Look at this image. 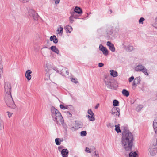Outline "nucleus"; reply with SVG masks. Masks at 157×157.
<instances>
[{
  "mask_svg": "<svg viewBox=\"0 0 157 157\" xmlns=\"http://www.w3.org/2000/svg\"><path fill=\"white\" fill-rule=\"evenodd\" d=\"M122 133V143L126 151H130L132 150L133 138L132 134L126 127L124 126Z\"/></svg>",
  "mask_w": 157,
  "mask_h": 157,
  "instance_id": "1",
  "label": "nucleus"
},
{
  "mask_svg": "<svg viewBox=\"0 0 157 157\" xmlns=\"http://www.w3.org/2000/svg\"><path fill=\"white\" fill-rule=\"evenodd\" d=\"M51 115L53 118V120L57 124H58L59 121L61 123L63 121V118L61 113L59 112L58 110L52 106L51 108Z\"/></svg>",
  "mask_w": 157,
  "mask_h": 157,
  "instance_id": "2",
  "label": "nucleus"
},
{
  "mask_svg": "<svg viewBox=\"0 0 157 157\" xmlns=\"http://www.w3.org/2000/svg\"><path fill=\"white\" fill-rule=\"evenodd\" d=\"M104 82L107 87L111 89H115L116 87L115 85V81L111 77L105 75Z\"/></svg>",
  "mask_w": 157,
  "mask_h": 157,
  "instance_id": "3",
  "label": "nucleus"
},
{
  "mask_svg": "<svg viewBox=\"0 0 157 157\" xmlns=\"http://www.w3.org/2000/svg\"><path fill=\"white\" fill-rule=\"evenodd\" d=\"M4 99L6 104L9 107L13 109L16 108V106L11 94H5Z\"/></svg>",
  "mask_w": 157,
  "mask_h": 157,
  "instance_id": "4",
  "label": "nucleus"
},
{
  "mask_svg": "<svg viewBox=\"0 0 157 157\" xmlns=\"http://www.w3.org/2000/svg\"><path fill=\"white\" fill-rule=\"evenodd\" d=\"M64 147L61 145L59 146L58 149L61 152L62 157H68L69 154V151L67 149H64Z\"/></svg>",
  "mask_w": 157,
  "mask_h": 157,
  "instance_id": "5",
  "label": "nucleus"
},
{
  "mask_svg": "<svg viewBox=\"0 0 157 157\" xmlns=\"http://www.w3.org/2000/svg\"><path fill=\"white\" fill-rule=\"evenodd\" d=\"M29 15L31 18H32L35 20H37L39 18V15L33 9H30L28 11Z\"/></svg>",
  "mask_w": 157,
  "mask_h": 157,
  "instance_id": "6",
  "label": "nucleus"
},
{
  "mask_svg": "<svg viewBox=\"0 0 157 157\" xmlns=\"http://www.w3.org/2000/svg\"><path fill=\"white\" fill-rule=\"evenodd\" d=\"M4 90L6 94H11V84L10 82H5L4 85Z\"/></svg>",
  "mask_w": 157,
  "mask_h": 157,
  "instance_id": "7",
  "label": "nucleus"
},
{
  "mask_svg": "<svg viewBox=\"0 0 157 157\" xmlns=\"http://www.w3.org/2000/svg\"><path fill=\"white\" fill-rule=\"evenodd\" d=\"M120 109L119 108L114 107L112 108L111 110V113L114 115L117 116L118 117H119Z\"/></svg>",
  "mask_w": 157,
  "mask_h": 157,
  "instance_id": "8",
  "label": "nucleus"
},
{
  "mask_svg": "<svg viewBox=\"0 0 157 157\" xmlns=\"http://www.w3.org/2000/svg\"><path fill=\"white\" fill-rule=\"evenodd\" d=\"M149 151L151 155L154 156L157 153V148L153 145L149 148Z\"/></svg>",
  "mask_w": 157,
  "mask_h": 157,
  "instance_id": "9",
  "label": "nucleus"
},
{
  "mask_svg": "<svg viewBox=\"0 0 157 157\" xmlns=\"http://www.w3.org/2000/svg\"><path fill=\"white\" fill-rule=\"evenodd\" d=\"M75 126L71 127V128L72 130H76L79 128H82L83 126V124L81 122L77 123L76 121H75Z\"/></svg>",
  "mask_w": 157,
  "mask_h": 157,
  "instance_id": "10",
  "label": "nucleus"
},
{
  "mask_svg": "<svg viewBox=\"0 0 157 157\" xmlns=\"http://www.w3.org/2000/svg\"><path fill=\"white\" fill-rule=\"evenodd\" d=\"M99 49L100 50L102 51L103 54L107 56L108 54L109 51L102 44L100 45Z\"/></svg>",
  "mask_w": 157,
  "mask_h": 157,
  "instance_id": "11",
  "label": "nucleus"
},
{
  "mask_svg": "<svg viewBox=\"0 0 157 157\" xmlns=\"http://www.w3.org/2000/svg\"><path fill=\"white\" fill-rule=\"evenodd\" d=\"M141 82V80L140 77H138L136 78L133 82L132 84V88H133L134 86L135 88L137 86V84H140Z\"/></svg>",
  "mask_w": 157,
  "mask_h": 157,
  "instance_id": "12",
  "label": "nucleus"
},
{
  "mask_svg": "<svg viewBox=\"0 0 157 157\" xmlns=\"http://www.w3.org/2000/svg\"><path fill=\"white\" fill-rule=\"evenodd\" d=\"M113 27L109 28L107 30V35L108 38H112L113 37Z\"/></svg>",
  "mask_w": 157,
  "mask_h": 157,
  "instance_id": "13",
  "label": "nucleus"
},
{
  "mask_svg": "<svg viewBox=\"0 0 157 157\" xmlns=\"http://www.w3.org/2000/svg\"><path fill=\"white\" fill-rule=\"evenodd\" d=\"M124 49L126 51L128 52H131L134 49V48L132 46L129 45L128 46H126L124 45V43L122 44Z\"/></svg>",
  "mask_w": 157,
  "mask_h": 157,
  "instance_id": "14",
  "label": "nucleus"
},
{
  "mask_svg": "<svg viewBox=\"0 0 157 157\" xmlns=\"http://www.w3.org/2000/svg\"><path fill=\"white\" fill-rule=\"evenodd\" d=\"M107 45L109 47V48L110 50L112 52H114L115 51V48L114 45L112 44L110 41H108L107 42Z\"/></svg>",
  "mask_w": 157,
  "mask_h": 157,
  "instance_id": "15",
  "label": "nucleus"
},
{
  "mask_svg": "<svg viewBox=\"0 0 157 157\" xmlns=\"http://www.w3.org/2000/svg\"><path fill=\"white\" fill-rule=\"evenodd\" d=\"M153 127L155 134H157V116L154 119L153 123Z\"/></svg>",
  "mask_w": 157,
  "mask_h": 157,
  "instance_id": "16",
  "label": "nucleus"
},
{
  "mask_svg": "<svg viewBox=\"0 0 157 157\" xmlns=\"http://www.w3.org/2000/svg\"><path fill=\"white\" fill-rule=\"evenodd\" d=\"M32 73V71L30 70H27L25 72V75L28 80H30L31 78V76L30 74Z\"/></svg>",
  "mask_w": 157,
  "mask_h": 157,
  "instance_id": "17",
  "label": "nucleus"
},
{
  "mask_svg": "<svg viewBox=\"0 0 157 157\" xmlns=\"http://www.w3.org/2000/svg\"><path fill=\"white\" fill-rule=\"evenodd\" d=\"M73 12H75V13L80 14L82 13V9L80 7L78 6H76Z\"/></svg>",
  "mask_w": 157,
  "mask_h": 157,
  "instance_id": "18",
  "label": "nucleus"
},
{
  "mask_svg": "<svg viewBox=\"0 0 157 157\" xmlns=\"http://www.w3.org/2000/svg\"><path fill=\"white\" fill-rule=\"evenodd\" d=\"M49 49H51V50L52 51L56 53L57 54H58L59 53V50L55 46H51L50 48Z\"/></svg>",
  "mask_w": 157,
  "mask_h": 157,
  "instance_id": "19",
  "label": "nucleus"
},
{
  "mask_svg": "<svg viewBox=\"0 0 157 157\" xmlns=\"http://www.w3.org/2000/svg\"><path fill=\"white\" fill-rule=\"evenodd\" d=\"M144 66L142 65H137L135 68V71L137 72H140L143 70V68L144 67Z\"/></svg>",
  "mask_w": 157,
  "mask_h": 157,
  "instance_id": "20",
  "label": "nucleus"
},
{
  "mask_svg": "<svg viewBox=\"0 0 157 157\" xmlns=\"http://www.w3.org/2000/svg\"><path fill=\"white\" fill-rule=\"evenodd\" d=\"M63 138H56L55 139V142L56 144L57 145H60L61 142L63 141Z\"/></svg>",
  "mask_w": 157,
  "mask_h": 157,
  "instance_id": "21",
  "label": "nucleus"
},
{
  "mask_svg": "<svg viewBox=\"0 0 157 157\" xmlns=\"http://www.w3.org/2000/svg\"><path fill=\"white\" fill-rule=\"evenodd\" d=\"M64 29L67 32L70 33L72 31L73 29L71 26L67 25L64 27Z\"/></svg>",
  "mask_w": 157,
  "mask_h": 157,
  "instance_id": "22",
  "label": "nucleus"
},
{
  "mask_svg": "<svg viewBox=\"0 0 157 157\" xmlns=\"http://www.w3.org/2000/svg\"><path fill=\"white\" fill-rule=\"evenodd\" d=\"M122 93L124 96L126 97H128L129 95V92L125 89H123Z\"/></svg>",
  "mask_w": 157,
  "mask_h": 157,
  "instance_id": "23",
  "label": "nucleus"
},
{
  "mask_svg": "<svg viewBox=\"0 0 157 157\" xmlns=\"http://www.w3.org/2000/svg\"><path fill=\"white\" fill-rule=\"evenodd\" d=\"M110 72L111 75L113 77H116L118 75L117 72L113 70H111Z\"/></svg>",
  "mask_w": 157,
  "mask_h": 157,
  "instance_id": "24",
  "label": "nucleus"
},
{
  "mask_svg": "<svg viewBox=\"0 0 157 157\" xmlns=\"http://www.w3.org/2000/svg\"><path fill=\"white\" fill-rule=\"evenodd\" d=\"M129 157H137L138 156V154L136 151H131L129 154Z\"/></svg>",
  "mask_w": 157,
  "mask_h": 157,
  "instance_id": "25",
  "label": "nucleus"
},
{
  "mask_svg": "<svg viewBox=\"0 0 157 157\" xmlns=\"http://www.w3.org/2000/svg\"><path fill=\"white\" fill-rule=\"evenodd\" d=\"M60 28H59L57 29V31L58 34L60 35H62L63 32V27H61V25H60Z\"/></svg>",
  "mask_w": 157,
  "mask_h": 157,
  "instance_id": "26",
  "label": "nucleus"
},
{
  "mask_svg": "<svg viewBox=\"0 0 157 157\" xmlns=\"http://www.w3.org/2000/svg\"><path fill=\"white\" fill-rule=\"evenodd\" d=\"M2 61V57L0 55V78L1 77V74L2 73V65H1V63Z\"/></svg>",
  "mask_w": 157,
  "mask_h": 157,
  "instance_id": "27",
  "label": "nucleus"
},
{
  "mask_svg": "<svg viewBox=\"0 0 157 157\" xmlns=\"http://www.w3.org/2000/svg\"><path fill=\"white\" fill-rule=\"evenodd\" d=\"M147 71L148 70L144 67L143 68V70H142L141 71L144 73L145 75L148 76L149 74L147 72Z\"/></svg>",
  "mask_w": 157,
  "mask_h": 157,
  "instance_id": "28",
  "label": "nucleus"
},
{
  "mask_svg": "<svg viewBox=\"0 0 157 157\" xmlns=\"http://www.w3.org/2000/svg\"><path fill=\"white\" fill-rule=\"evenodd\" d=\"M119 102L117 100L115 99L113 101V105L114 107L118 106L119 105Z\"/></svg>",
  "mask_w": 157,
  "mask_h": 157,
  "instance_id": "29",
  "label": "nucleus"
},
{
  "mask_svg": "<svg viewBox=\"0 0 157 157\" xmlns=\"http://www.w3.org/2000/svg\"><path fill=\"white\" fill-rule=\"evenodd\" d=\"M4 128V123L0 118V130H2Z\"/></svg>",
  "mask_w": 157,
  "mask_h": 157,
  "instance_id": "30",
  "label": "nucleus"
},
{
  "mask_svg": "<svg viewBox=\"0 0 157 157\" xmlns=\"http://www.w3.org/2000/svg\"><path fill=\"white\" fill-rule=\"evenodd\" d=\"M115 130L116 131L117 133H121V131L120 129V127H117L115 126Z\"/></svg>",
  "mask_w": 157,
  "mask_h": 157,
  "instance_id": "31",
  "label": "nucleus"
},
{
  "mask_svg": "<svg viewBox=\"0 0 157 157\" xmlns=\"http://www.w3.org/2000/svg\"><path fill=\"white\" fill-rule=\"evenodd\" d=\"M80 135L82 136H84L86 135L87 132L86 131H82L80 132Z\"/></svg>",
  "mask_w": 157,
  "mask_h": 157,
  "instance_id": "32",
  "label": "nucleus"
},
{
  "mask_svg": "<svg viewBox=\"0 0 157 157\" xmlns=\"http://www.w3.org/2000/svg\"><path fill=\"white\" fill-rule=\"evenodd\" d=\"M65 106V108H66L65 109H70L71 110H73L74 109L73 107L71 105H66Z\"/></svg>",
  "mask_w": 157,
  "mask_h": 157,
  "instance_id": "33",
  "label": "nucleus"
},
{
  "mask_svg": "<svg viewBox=\"0 0 157 157\" xmlns=\"http://www.w3.org/2000/svg\"><path fill=\"white\" fill-rule=\"evenodd\" d=\"M71 14L73 16L74 18L77 19L78 18V16L76 14V13L75 12H72L71 13Z\"/></svg>",
  "mask_w": 157,
  "mask_h": 157,
  "instance_id": "34",
  "label": "nucleus"
},
{
  "mask_svg": "<svg viewBox=\"0 0 157 157\" xmlns=\"http://www.w3.org/2000/svg\"><path fill=\"white\" fill-rule=\"evenodd\" d=\"M145 20V19L143 17H141L139 20V24H143V21Z\"/></svg>",
  "mask_w": 157,
  "mask_h": 157,
  "instance_id": "35",
  "label": "nucleus"
},
{
  "mask_svg": "<svg viewBox=\"0 0 157 157\" xmlns=\"http://www.w3.org/2000/svg\"><path fill=\"white\" fill-rule=\"evenodd\" d=\"M52 69L55 71H56V72L58 73L59 74H61V72L60 71L58 70V68L56 67H53L52 68Z\"/></svg>",
  "mask_w": 157,
  "mask_h": 157,
  "instance_id": "36",
  "label": "nucleus"
},
{
  "mask_svg": "<svg viewBox=\"0 0 157 157\" xmlns=\"http://www.w3.org/2000/svg\"><path fill=\"white\" fill-rule=\"evenodd\" d=\"M95 120V118L94 117V115H90V121H94Z\"/></svg>",
  "mask_w": 157,
  "mask_h": 157,
  "instance_id": "37",
  "label": "nucleus"
},
{
  "mask_svg": "<svg viewBox=\"0 0 157 157\" xmlns=\"http://www.w3.org/2000/svg\"><path fill=\"white\" fill-rule=\"evenodd\" d=\"M73 16H72V15L71 14V16L69 17V20L70 22L71 23H72L74 21V20L73 19V18H74Z\"/></svg>",
  "mask_w": 157,
  "mask_h": 157,
  "instance_id": "38",
  "label": "nucleus"
},
{
  "mask_svg": "<svg viewBox=\"0 0 157 157\" xmlns=\"http://www.w3.org/2000/svg\"><path fill=\"white\" fill-rule=\"evenodd\" d=\"M87 113L89 114L90 115H94V113L91 109H89L88 110Z\"/></svg>",
  "mask_w": 157,
  "mask_h": 157,
  "instance_id": "39",
  "label": "nucleus"
},
{
  "mask_svg": "<svg viewBox=\"0 0 157 157\" xmlns=\"http://www.w3.org/2000/svg\"><path fill=\"white\" fill-rule=\"evenodd\" d=\"M76 80H77L76 78L75 79V78H71V81L72 82H74L75 83H77L78 82V81H76Z\"/></svg>",
  "mask_w": 157,
  "mask_h": 157,
  "instance_id": "40",
  "label": "nucleus"
},
{
  "mask_svg": "<svg viewBox=\"0 0 157 157\" xmlns=\"http://www.w3.org/2000/svg\"><path fill=\"white\" fill-rule=\"evenodd\" d=\"M142 108V107L141 105H140L136 108V109L137 111H140L141 110Z\"/></svg>",
  "mask_w": 157,
  "mask_h": 157,
  "instance_id": "41",
  "label": "nucleus"
},
{
  "mask_svg": "<svg viewBox=\"0 0 157 157\" xmlns=\"http://www.w3.org/2000/svg\"><path fill=\"white\" fill-rule=\"evenodd\" d=\"M55 36L54 35L53 36H51L50 38V41H53L55 39Z\"/></svg>",
  "mask_w": 157,
  "mask_h": 157,
  "instance_id": "42",
  "label": "nucleus"
},
{
  "mask_svg": "<svg viewBox=\"0 0 157 157\" xmlns=\"http://www.w3.org/2000/svg\"><path fill=\"white\" fill-rule=\"evenodd\" d=\"M55 39L53 41V42L55 43L56 44L58 42V39L56 38V36H55Z\"/></svg>",
  "mask_w": 157,
  "mask_h": 157,
  "instance_id": "43",
  "label": "nucleus"
},
{
  "mask_svg": "<svg viewBox=\"0 0 157 157\" xmlns=\"http://www.w3.org/2000/svg\"><path fill=\"white\" fill-rule=\"evenodd\" d=\"M134 79V77L133 76H132L129 78V82H131Z\"/></svg>",
  "mask_w": 157,
  "mask_h": 157,
  "instance_id": "44",
  "label": "nucleus"
},
{
  "mask_svg": "<svg viewBox=\"0 0 157 157\" xmlns=\"http://www.w3.org/2000/svg\"><path fill=\"white\" fill-rule=\"evenodd\" d=\"M60 107L62 109H65L66 108H65V106L62 104L60 105Z\"/></svg>",
  "mask_w": 157,
  "mask_h": 157,
  "instance_id": "45",
  "label": "nucleus"
},
{
  "mask_svg": "<svg viewBox=\"0 0 157 157\" xmlns=\"http://www.w3.org/2000/svg\"><path fill=\"white\" fill-rule=\"evenodd\" d=\"M85 151L87 153H90L91 152V151L90 150L89 148L87 147H86Z\"/></svg>",
  "mask_w": 157,
  "mask_h": 157,
  "instance_id": "46",
  "label": "nucleus"
},
{
  "mask_svg": "<svg viewBox=\"0 0 157 157\" xmlns=\"http://www.w3.org/2000/svg\"><path fill=\"white\" fill-rule=\"evenodd\" d=\"M104 65V64L102 63H98V67H102Z\"/></svg>",
  "mask_w": 157,
  "mask_h": 157,
  "instance_id": "47",
  "label": "nucleus"
},
{
  "mask_svg": "<svg viewBox=\"0 0 157 157\" xmlns=\"http://www.w3.org/2000/svg\"><path fill=\"white\" fill-rule=\"evenodd\" d=\"M66 113L67 114H68L69 115L68 116L69 117H71L72 116V114H71V112L70 111H67L66 112Z\"/></svg>",
  "mask_w": 157,
  "mask_h": 157,
  "instance_id": "48",
  "label": "nucleus"
},
{
  "mask_svg": "<svg viewBox=\"0 0 157 157\" xmlns=\"http://www.w3.org/2000/svg\"><path fill=\"white\" fill-rule=\"evenodd\" d=\"M7 113H8L9 117L10 118L12 116V113L9 112H7Z\"/></svg>",
  "mask_w": 157,
  "mask_h": 157,
  "instance_id": "49",
  "label": "nucleus"
},
{
  "mask_svg": "<svg viewBox=\"0 0 157 157\" xmlns=\"http://www.w3.org/2000/svg\"><path fill=\"white\" fill-rule=\"evenodd\" d=\"M93 157H99L98 153L97 154L95 153Z\"/></svg>",
  "mask_w": 157,
  "mask_h": 157,
  "instance_id": "50",
  "label": "nucleus"
},
{
  "mask_svg": "<svg viewBox=\"0 0 157 157\" xmlns=\"http://www.w3.org/2000/svg\"><path fill=\"white\" fill-rule=\"evenodd\" d=\"M99 104H97L95 106V109H97L98 108V107H99Z\"/></svg>",
  "mask_w": 157,
  "mask_h": 157,
  "instance_id": "51",
  "label": "nucleus"
},
{
  "mask_svg": "<svg viewBox=\"0 0 157 157\" xmlns=\"http://www.w3.org/2000/svg\"><path fill=\"white\" fill-rule=\"evenodd\" d=\"M157 148V138L156 140V142L155 145L153 144Z\"/></svg>",
  "mask_w": 157,
  "mask_h": 157,
  "instance_id": "52",
  "label": "nucleus"
},
{
  "mask_svg": "<svg viewBox=\"0 0 157 157\" xmlns=\"http://www.w3.org/2000/svg\"><path fill=\"white\" fill-rule=\"evenodd\" d=\"M86 117H88V119H89V120H90V116L89 115H86Z\"/></svg>",
  "mask_w": 157,
  "mask_h": 157,
  "instance_id": "53",
  "label": "nucleus"
},
{
  "mask_svg": "<svg viewBox=\"0 0 157 157\" xmlns=\"http://www.w3.org/2000/svg\"><path fill=\"white\" fill-rule=\"evenodd\" d=\"M107 126L108 127H113V126H111L110 124H109V125H107Z\"/></svg>",
  "mask_w": 157,
  "mask_h": 157,
  "instance_id": "54",
  "label": "nucleus"
},
{
  "mask_svg": "<svg viewBox=\"0 0 157 157\" xmlns=\"http://www.w3.org/2000/svg\"><path fill=\"white\" fill-rule=\"evenodd\" d=\"M66 73L67 75H69V71H68L67 70L66 71Z\"/></svg>",
  "mask_w": 157,
  "mask_h": 157,
  "instance_id": "55",
  "label": "nucleus"
},
{
  "mask_svg": "<svg viewBox=\"0 0 157 157\" xmlns=\"http://www.w3.org/2000/svg\"><path fill=\"white\" fill-rule=\"evenodd\" d=\"M109 12L110 13H112V10L111 9L109 10Z\"/></svg>",
  "mask_w": 157,
  "mask_h": 157,
  "instance_id": "56",
  "label": "nucleus"
},
{
  "mask_svg": "<svg viewBox=\"0 0 157 157\" xmlns=\"http://www.w3.org/2000/svg\"><path fill=\"white\" fill-rule=\"evenodd\" d=\"M115 126H117V127H120V124H118L117 125H116Z\"/></svg>",
  "mask_w": 157,
  "mask_h": 157,
  "instance_id": "57",
  "label": "nucleus"
},
{
  "mask_svg": "<svg viewBox=\"0 0 157 157\" xmlns=\"http://www.w3.org/2000/svg\"><path fill=\"white\" fill-rule=\"evenodd\" d=\"M87 17H88V13H87Z\"/></svg>",
  "mask_w": 157,
  "mask_h": 157,
  "instance_id": "58",
  "label": "nucleus"
}]
</instances>
